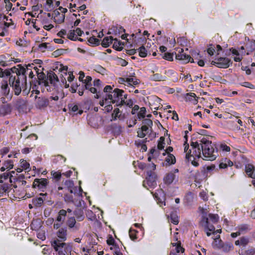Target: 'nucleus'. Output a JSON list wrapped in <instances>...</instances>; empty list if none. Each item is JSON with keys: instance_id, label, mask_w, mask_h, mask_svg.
I'll use <instances>...</instances> for the list:
<instances>
[{"instance_id": "nucleus-34", "label": "nucleus", "mask_w": 255, "mask_h": 255, "mask_svg": "<svg viewBox=\"0 0 255 255\" xmlns=\"http://www.w3.org/2000/svg\"><path fill=\"white\" fill-rule=\"evenodd\" d=\"M196 95L194 93H189L186 94L185 99L186 101H195L197 102Z\"/></svg>"}, {"instance_id": "nucleus-46", "label": "nucleus", "mask_w": 255, "mask_h": 255, "mask_svg": "<svg viewBox=\"0 0 255 255\" xmlns=\"http://www.w3.org/2000/svg\"><path fill=\"white\" fill-rule=\"evenodd\" d=\"M1 109L2 111L6 114H9L11 111V106L9 104L2 105Z\"/></svg>"}, {"instance_id": "nucleus-11", "label": "nucleus", "mask_w": 255, "mask_h": 255, "mask_svg": "<svg viewBox=\"0 0 255 255\" xmlns=\"http://www.w3.org/2000/svg\"><path fill=\"white\" fill-rule=\"evenodd\" d=\"M37 79L34 78V80L32 81L33 86L36 87L37 85H41L43 84L45 86H47L48 85V82L47 81V76H46L45 74L43 72H39L37 71Z\"/></svg>"}, {"instance_id": "nucleus-41", "label": "nucleus", "mask_w": 255, "mask_h": 255, "mask_svg": "<svg viewBox=\"0 0 255 255\" xmlns=\"http://www.w3.org/2000/svg\"><path fill=\"white\" fill-rule=\"evenodd\" d=\"M146 112V108L145 107H141L140 109V111L137 115V119L139 120L144 119L145 116Z\"/></svg>"}, {"instance_id": "nucleus-1", "label": "nucleus", "mask_w": 255, "mask_h": 255, "mask_svg": "<svg viewBox=\"0 0 255 255\" xmlns=\"http://www.w3.org/2000/svg\"><path fill=\"white\" fill-rule=\"evenodd\" d=\"M193 154H191V151L187 154L186 159L189 161L192 156H195L197 158L201 157V152L202 153L203 160L208 161H213L216 159L218 156V148L216 144L212 143L211 141L207 138L203 137L196 141H192L191 142Z\"/></svg>"}, {"instance_id": "nucleus-17", "label": "nucleus", "mask_w": 255, "mask_h": 255, "mask_svg": "<svg viewBox=\"0 0 255 255\" xmlns=\"http://www.w3.org/2000/svg\"><path fill=\"white\" fill-rule=\"evenodd\" d=\"M245 171L249 177L255 179V167L252 164H247L245 166Z\"/></svg>"}, {"instance_id": "nucleus-29", "label": "nucleus", "mask_w": 255, "mask_h": 255, "mask_svg": "<svg viewBox=\"0 0 255 255\" xmlns=\"http://www.w3.org/2000/svg\"><path fill=\"white\" fill-rule=\"evenodd\" d=\"M221 247V250L225 253H228L234 249V246L233 244L230 242H226L224 243L223 246H222Z\"/></svg>"}, {"instance_id": "nucleus-38", "label": "nucleus", "mask_w": 255, "mask_h": 255, "mask_svg": "<svg viewBox=\"0 0 255 255\" xmlns=\"http://www.w3.org/2000/svg\"><path fill=\"white\" fill-rule=\"evenodd\" d=\"M251 230L250 227L248 224H242L238 227V231L241 234L242 233L247 232Z\"/></svg>"}, {"instance_id": "nucleus-56", "label": "nucleus", "mask_w": 255, "mask_h": 255, "mask_svg": "<svg viewBox=\"0 0 255 255\" xmlns=\"http://www.w3.org/2000/svg\"><path fill=\"white\" fill-rule=\"evenodd\" d=\"M162 57L167 60L172 61L173 60V53L169 52L165 53Z\"/></svg>"}, {"instance_id": "nucleus-32", "label": "nucleus", "mask_w": 255, "mask_h": 255, "mask_svg": "<svg viewBox=\"0 0 255 255\" xmlns=\"http://www.w3.org/2000/svg\"><path fill=\"white\" fill-rule=\"evenodd\" d=\"M68 108L71 112L74 113L78 112L80 115H81L83 113L82 110H80L78 111L79 107L76 104H68Z\"/></svg>"}, {"instance_id": "nucleus-64", "label": "nucleus", "mask_w": 255, "mask_h": 255, "mask_svg": "<svg viewBox=\"0 0 255 255\" xmlns=\"http://www.w3.org/2000/svg\"><path fill=\"white\" fill-rule=\"evenodd\" d=\"M247 49L248 50L247 54L249 55L250 52H251L255 50V44H253V43L251 42L249 46L247 45Z\"/></svg>"}, {"instance_id": "nucleus-28", "label": "nucleus", "mask_w": 255, "mask_h": 255, "mask_svg": "<svg viewBox=\"0 0 255 255\" xmlns=\"http://www.w3.org/2000/svg\"><path fill=\"white\" fill-rule=\"evenodd\" d=\"M125 29L121 26H113L112 27V32L115 35H119L122 32H125Z\"/></svg>"}, {"instance_id": "nucleus-7", "label": "nucleus", "mask_w": 255, "mask_h": 255, "mask_svg": "<svg viewBox=\"0 0 255 255\" xmlns=\"http://www.w3.org/2000/svg\"><path fill=\"white\" fill-rule=\"evenodd\" d=\"M214 61L211 62V64L220 68H227L233 63L231 60L227 57H217Z\"/></svg>"}, {"instance_id": "nucleus-57", "label": "nucleus", "mask_w": 255, "mask_h": 255, "mask_svg": "<svg viewBox=\"0 0 255 255\" xmlns=\"http://www.w3.org/2000/svg\"><path fill=\"white\" fill-rule=\"evenodd\" d=\"M21 167L25 170L30 169V164L29 163L26 162L24 159H22L20 160Z\"/></svg>"}, {"instance_id": "nucleus-59", "label": "nucleus", "mask_w": 255, "mask_h": 255, "mask_svg": "<svg viewBox=\"0 0 255 255\" xmlns=\"http://www.w3.org/2000/svg\"><path fill=\"white\" fill-rule=\"evenodd\" d=\"M142 124H144L143 126H147V127H149L151 128H152V126L153 125L152 121L149 119H145L142 121Z\"/></svg>"}, {"instance_id": "nucleus-39", "label": "nucleus", "mask_w": 255, "mask_h": 255, "mask_svg": "<svg viewBox=\"0 0 255 255\" xmlns=\"http://www.w3.org/2000/svg\"><path fill=\"white\" fill-rule=\"evenodd\" d=\"M89 45L92 46H97L100 44V40L95 36H92L88 39Z\"/></svg>"}, {"instance_id": "nucleus-18", "label": "nucleus", "mask_w": 255, "mask_h": 255, "mask_svg": "<svg viewBox=\"0 0 255 255\" xmlns=\"http://www.w3.org/2000/svg\"><path fill=\"white\" fill-rule=\"evenodd\" d=\"M176 178V176L172 172L167 173L163 178L164 183L167 185L171 184Z\"/></svg>"}, {"instance_id": "nucleus-4", "label": "nucleus", "mask_w": 255, "mask_h": 255, "mask_svg": "<svg viewBox=\"0 0 255 255\" xmlns=\"http://www.w3.org/2000/svg\"><path fill=\"white\" fill-rule=\"evenodd\" d=\"M8 82L10 86L12 87L14 91V94L17 96L21 92V86L27 84L26 80L25 82H22L21 79L15 78V76H10Z\"/></svg>"}, {"instance_id": "nucleus-33", "label": "nucleus", "mask_w": 255, "mask_h": 255, "mask_svg": "<svg viewBox=\"0 0 255 255\" xmlns=\"http://www.w3.org/2000/svg\"><path fill=\"white\" fill-rule=\"evenodd\" d=\"M32 204L37 207H40L43 203V199L41 197L34 198L32 200Z\"/></svg>"}, {"instance_id": "nucleus-14", "label": "nucleus", "mask_w": 255, "mask_h": 255, "mask_svg": "<svg viewBox=\"0 0 255 255\" xmlns=\"http://www.w3.org/2000/svg\"><path fill=\"white\" fill-rule=\"evenodd\" d=\"M47 79L46 80L51 84L55 86L56 84L59 81V79L57 75L53 71H47Z\"/></svg>"}, {"instance_id": "nucleus-25", "label": "nucleus", "mask_w": 255, "mask_h": 255, "mask_svg": "<svg viewBox=\"0 0 255 255\" xmlns=\"http://www.w3.org/2000/svg\"><path fill=\"white\" fill-rule=\"evenodd\" d=\"M165 162H166V165L174 164L176 163L175 157L171 153H168L165 157Z\"/></svg>"}, {"instance_id": "nucleus-6", "label": "nucleus", "mask_w": 255, "mask_h": 255, "mask_svg": "<svg viewBox=\"0 0 255 255\" xmlns=\"http://www.w3.org/2000/svg\"><path fill=\"white\" fill-rule=\"evenodd\" d=\"M147 177L145 180L143 182V186L147 188L154 189L157 185L156 180L157 179V176L154 172L152 171H146Z\"/></svg>"}, {"instance_id": "nucleus-26", "label": "nucleus", "mask_w": 255, "mask_h": 255, "mask_svg": "<svg viewBox=\"0 0 255 255\" xmlns=\"http://www.w3.org/2000/svg\"><path fill=\"white\" fill-rule=\"evenodd\" d=\"M67 211L65 210H60L58 212V216L56 218V221L63 223L65 219Z\"/></svg>"}, {"instance_id": "nucleus-21", "label": "nucleus", "mask_w": 255, "mask_h": 255, "mask_svg": "<svg viewBox=\"0 0 255 255\" xmlns=\"http://www.w3.org/2000/svg\"><path fill=\"white\" fill-rule=\"evenodd\" d=\"M110 129L115 136H119L122 132V127L116 123L112 124L110 126Z\"/></svg>"}, {"instance_id": "nucleus-27", "label": "nucleus", "mask_w": 255, "mask_h": 255, "mask_svg": "<svg viewBox=\"0 0 255 255\" xmlns=\"http://www.w3.org/2000/svg\"><path fill=\"white\" fill-rule=\"evenodd\" d=\"M184 202L187 205H191L193 202L194 195L191 192H188L184 197Z\"/></svg>"}, {"instance_id": "nucleus-50", "label": "nucleus", "mask_w": 255, "mask_h": 255, "mask_svg": "<svg viewBox=\"0 0 255 255\" xmlns=\"http://www.w3.org/2000/svg\"><path fill=\"white\" fill-rule=\"evenodd\" d=\"M136 233H137V232L135 230L131 228L129 229V236L132 240L134 241L137 239Z\"/></svg>"}, {"instance_id": "nucleus-54", "label": "nucleus", "mask_w": 255, "mask_h": 255, "mask_svg": "<svg viewBox=\"0 0 255 255\" xmlns=\"http://www.w3.org/2000/svg\"><path fill=\"white\" fill-rule=\"evenodd\" d=\"M208 216L213 223H216L218 222L219 217L217 214H209Z\"/></svg>"}, {"instance_id": "nucleus-35", "label": "nucleus", "mask_w": 255, "mask_h": 255, "mask_svg": "<svg viewBox=\"0 0 255 255\" xmlns=\"http://www.w3.org/2000/svg\"><path fill=\"white\" fill-rule=\"evenodd\" d=\"M170 221L174 225H177L179 223V218L176 213L171 212L169 216Z\"/></svg>"}, {"instance_id": "nucleus-36", "label": "nucleus", "mask_w": 255, "mask_h": 255, "mask_svg": "<svg viewBox=\"0 0 255 255\" xmlns=\"http://www.w3.org/2000/svg\"><path fill=\"white\" fill-rule=\"evenodd\" d=\"M164 79V77L159 73H155L150 76V79L153 81H163Z\"/></svg>"}, {"instance_id": "nucleus-31", "label": "nucleus", "mask_w": 255, "mask_h": 255, "mask_svg": "<svg viewBox=\"0 0 255 255\" xmlns=\"http://www.w3.org/2000/svg\"><path fill=\"white\" fill-rule=\"evenodd\" d=\"M114 43L113 47L115 50L121 51L123 49V47L122 46V41L119 40L117 38H114Z\"/></svg>"}, {"instance_id": "nucleus-9", "label": "nucleus", "mask_w": 255, "mask_h": 255, "mask_svg": "<svg viewBox=\"0 0 255 255\" xmlns=\"http://www.w3.org/2000/svg\"><path fill=\"white\" fill-rule=\"evenodd\" d=\"M0 96H5L8 101L11 100L12 94H10V88L7 81L2 80L0 83Z\"/></svg>"}, {"instance_id": "nucleus-22", "label": "nucleus", "mask_w": 255, "mask_h": 255, "mask_svg": "<svg viewBox=\"0 0 255 255\" xmlns=\"http://www.w3.org/2000/svg\"><path fill=\"white\" fill-rule=\"evenodd\" d=\"M74 215L75 216L78 221H82L85 218L84 211L80 208H76L74 211Z\"/></svg>"}, {"instance_id": "nucleus-44", "label": "nucleus", "mask_w": 255, "mask_h": 255, "mask_svg": "<svg viewBox=\"0 0 255 255\" xmlns=\"http://www.w3.org/2000/svg\"><path fill=\"white\" fill-rule=\"evenodd\" d=\"M51 175L56 182L59 181L61 177L62 174L59 171H52Z\"/></svg>"}, {"instance_id": "nucleus-10", "label": "nucleus", "mask_w": 255, "mask_h": 255, "mask_svg": "<svg viewBox=\"0 0 255 255\" xmlns=\"http://www.w3.org/2000/svg\"><path fill=\"white\" fill-rule=\"evenodd\" d=\"M48 181L46 178H36L34 179L32 187L44 192L48 185Z\"/></svg>"}, {"instance_id": "nucleus-52", "label": "nucleus", "mask_w": 255, "mask_h": 255, "mask_svg": "<svg viewBox=\"0 0 255 255\" xmlns=\"http://www.w3.org/2000/svg\"><path fill=\"white\" fill-rule=\"evenodd\" d=\"M255 254V248H252L240 254V255H254Z\"/></svg>"}, {"instance_id": "nucleus-13", "label": "nucleus", "mask_w": 255, "mask_h": 255, "mask_svg": "<svg viewBox=\"0 0 255 255\" xmlns=\"http://www.w3.org/2000/svg\"><path fill=\"white\" fill-rule=\"evenodd\" d=\"M27 102L23 99H18L15 103V107L20 112H24L27 110Z\"/></svg>"}, {"instance_id": "nucleus-30", "label": "nucleus", "mask_w": 255, "mask_h": 255, "mask_svg": "<svg viewBox=\"0 0 255 255\" xmlns=\"http://www.w3.org/2000/svg\"><path fill=\"white\" fill-rule=\"evenodd\" d=\"M113 40L114 38L112 36L106 37L103 39L101 45L103 47L107 48L112 43Z\"/></svg>"}, {"instance_id": "nucleus-15", "label": "nucleus", "mask_w": 255, "mask_h": 255, "mask_svg": "<svg viewBox=\"0 0 255 255\" xmlns=\"http://www.w3.org/2000/svg\"><path fill=\"white\" fill-rule=\"evenodd\" d=\"M58 239L54 240H57L59 242H63L67 239V228L66 227L60 228L57 232Z\"/></svg>"}, {"instance_id": "nucleus-40", "label": "nucleus", "mask_w": 255, "mask_h": 255, "mask_svg": "<svg viewBox=\"0 0 255 255\" xmlns=\"http://www.w3.org/2000/svg\"><path fill=\"white\" fill-rule=\"evenodd\" d=\"M68 68L67 66H64L63 64H60V68L59 71L62 73L61 77H64V76L67 75V73H68Z\"/></svg>"}, {"instance_id": "nucleus-5", "label": "nucleus", "mask_w": 255, "mask_h": 255, "mask_svg": "<svg viewBox=\"0 0 255 255\" xmlns=\"http://www.w3.org/2000/svg\"><path fill=\"white\" fill-rule=\"evenodd\" d=\"M51 246L58 255H66L68 252H70L71 248L63 242H59L57 240H53L51 242Z\"/></svg>"}, {"instance_id": "nucleus-45", "label": "nucleus", "mask_w": 255, "mask_h": 255, "mask_svg": "<svg viewBox=\"0 0 255 255\" xmlns=\"http://www.w3.org/2000/svg\"><path fill=\"white\" fill-rule=\"evenodd\" d=\"M46 4L47 6H45V9L47 11H50L54 8L53 0H47Z\"/></svg>"}, {"instance_id": "nucleus-24", "label": "nucleus", "mask_w": 255, "mask_h": 255, "mask_svg": "<svg viewBox=\"0 0 255 255\" xmlns=\"http://www.w3.org/2000/svg\"><path fill=\"white\" fill-rule=\"evenodd\" d=\"M120 113L121 111L119 108L115 109L112 114V119L111 121H116L117 120V118H119L120 120H123L124 116H122L121 114H120Z\"/></svg>"}, {"instance_id": "nucleus-49", "label": "nucleus", "mask_w": 255, "mask_h": 255, "mask_svg": "<svg viewBox=\"0 0 255 255\" xmlns=\"http://www.w3.org/2000/svg\"><path fill=\"white\" fill-rule=\"evenodd\" d=\"M3 165L6 167V169H11L13 167V162L11 160H7L4 161Z\"/></svg>"}, {"instance_id": "nucleus-16", "label": "nucleus", "mask_w": 255, "mask_h": 255, "mask_svg": "<svg viewBox=\"0 0 255 255\" xmlns=\"http://www.w3.org/2000/svg\"><path fill=\"white\" fill-rule=\"evenodd\" d=\"M66 224L69 229H72L73 231H76L79 230L80 225L76 224V222L75 217H71L68 219Z\"/></svg>"}, {"instance_id": "nucleus-42", "label": "nucleus", "mask_w": 255, "mask_h": 255, "mask_svg": "<svg viewBox=\"0 0 255 255\" xmlns=\"http://www.w3.org/2000/svg\"><path fill=\"white\" fill-rule=\"evenodd\" d=\"M137 50L139 52V56L141 57H145L147 56V51L144 46H142Z\"/></svg>"}, {"instance_id": "nucleus-55", "label": "nucleus", "mask_w": 255, "mask_h": 255, "mask_svg": "<svg viewBox=\"0 0 255 255\" xmlns=\"http://www.w3.org/2000/svg\"><path fill=\"white\" fill-rule=\"evenodd\" d=\"M89 91H90L93 94H96V95H95V98L96 99H99L101 97V92L100 91H97V89L95 87H91L89 90Z\"/></svg>"}, {"instance_id": "nucleus-3", "label": "nucleus", "mask_w": 255, "mask_h": 255, "mask_svg": "<svg viewBox=\"0 0 255 255\" xmlns=\"http://www.w3.org/2000/svg\"><path fill=\"white\" fill-rule=\"evenodd\" d=\"M35 99H37L36 102V107L37 108L41 109L46 107L48 105L52 107V105L54 104L52 102L53 101H57L59 100V97L58 96H50L47 98L45 97H38L37 96H35Z\"/></svg>"}, {"instance_id": "nucleus-58", "label": "nucleus", "mask_w": 255, "mask_h": 255, "mask_svg": "<svg viewBox=\"0 0 255 255\" xmlns=\"http://www.w3.org/2000/svg\"><path fill=\"white\" fill-rule=\"evenodd\" d=\"M54 21L56 23H57L58 24H61L64 21L65 15L63 14H62L59 16H58V17L55 18V17H54Z\"/></svg>"}, {"instance_id": "nucleus-60", "label": "nucleus", "mask_w": 255, "mask_h": 255, "mask_svg": "<svg viewBox=\"0 0 255 255\" xmlns=\"http://www.w3.org/2000/svg\"><path fill=\"white\" fill-rule=\"evenodd\" d=\"M249 243V239L247 237H243L240 238V243L243 247H246Z\"/></svg>"}, {"instance_id": "nucleus-63", "label": "nucleus", "mask_w": 255, "mask_h": 255, "mask_svg": "<svg viewBox=\"0 0 255 255\" xmlns=\"http://www.w3.org/2000/svg\"><path fill=\"white\" fill-rule=\"evenodd\" d=\"M65 185L67 187V188L70 189L72 188L74 185L73 181L71 180H67L65 181Z\"/></svg>"}, {"instance_id": "nucleus-53", "label": "nucleus", "mask_w": 255, "mask_h": 255, "mask_svg": "<svg viewBox=\"0 0 255 255\" xmlns=\"http://www.w3.org/2000/svg\"><path fill=\"white\" fill-rule=\"evenodd\" d=\"M24 68L25 69V72L24 73V75L26 77V75H28V77L32 79L34 75L33 74V71L31 70V69L30 68H25L24 66Z\"/></svg>"}, {"instance_id": "nucleus-2", "label": "nucleus", "mask_w": 255, "mask_h": 255, "mask_svg": "<svg viewBox=\"0 0 255 255\" xmlns=\"http://www.w3.org/2000/svg\"><path fill=\"white\" fill-rule=\"evenodd\" d=\"M124 91L118 88L115 89L112 92V94H106L105 96V101H107L109 100H111L110 103L116 104L117 107H121L123 106L124 103V99H122V96Z\"/></svg>"}, {"instance_id": "nucleus-20", "label": "nucleus", "mask_w": 255, "mask_h": 255, "mask_svg": "<svg viewBox=\"0 0 255 255\" xmlns=\"http://www.w3.org/2000/svg\"><path fill=\"white\" fill-rule=\"evenodd\" d=\"M233 165V162L227 158H222L219 164L220 169H225L228 167H231Z\"/></svg>"}, {"instance_id": "nucleus-12", "label": "nucleus", "mask_w": 255, "mask_h": 255, "mask_svg": "<svg viewBox=\"0 0 255 255\" xmlns=\"http://www.w3.org/2000/svg\"><path fill=\"white\" fill-rule=\"evenodd\" d=\"M176 59L182 61L183 63H187L189 62L191 63L194 62L193 59L190 55L184 53L183 49H181V51H179V53L176 55Z\"/></svg>"}, {"instance_id": "nucleus-62", "label": "nucleus", "mask_w": 255, "mask_h": 255, "mask_svg": "<svg viewBox=\"0 0 255 255\" xmlns=\"http://www.w3.org/2000/svg\"><path fill=\"white\" fill-rule=\"evenodd\" d=\"M209 223V219L207 216L202 217V219L200 222L201 226L205 227L207 224Z\"/></svg>"}, {"instance_id": "nucleus-47", "label": "nucleus", "mask_w": 255, "mask_h": 255, "mask_svg": "<svg viewBox=\"0 0 255 255\" xmlns=\"http://www.w3.org/2000/svg\"><path fill=\"white\" fill-rule=\"evenodd\" d=\"M177 42L181 46H186L187 43V40L185 37H179L177 38Z\"/></svg>"}, {"instance_id": "nucleus-23", "label": "nucleus", "mask_w": 255, "mask_h": 255, "mask_svg": "<svg viewBox=\"0 0 255 255\" xmlns=\"http://www.w3.org/2000/svg\"><path fill=\"white\" fill-rule=\"evenodd\" d=\"M215 169V166L214 165L208 166L207 167H203L201 170V173L204 177H207L211 174V172Z\"/></svg>"}, {"instance_id": "nucleus-61", "label": "nucleus", "mask_w": 255, "mask_h": 255, "mask_svg": "<svg viewBox=\"0 0 255 255\" xmlns=\"http://www.w3.org/2000/svg\"><path fill=\"white\" fill-rule=\"evenodd\" d=\"M173 246H176V251L177 253H179L180 252L181 253H183L185 251V249L183 248L180 245V243L178 244V243H175L172 244Z\"/></svg>"}, {"instance_id": "nucleus-51", "label": "nucleus", "mask_w": 255, "mask_h": 255, "mask_svg": "<svg viewBox=\"0 0 255 255\" xmlns=\"http://www.w3.org/2000/svg\"><path fill=\"white\" fill-rule=\"evenodd\" d=\"M70 192L71 193H73L74 194H76L77 192L79 191V194L82 196V193L83 192V190L81 188V187H79L78 188V187L77 186H73V187L72 188H71V189H70Z\"/></svg>"}, {"instance_id": "nucleus-8", "label": "nucleus", "mask_w": 255, "mask_h": 255, "mask_svg": "<svg viewBox=\"0 0 255 255\" xmlns=\"http://www.w3.org/2000/svg\"><path fill=\"white\" fill-rule=\"evenodd\" d=\"M17 66L18 68H16L14 66L9 69L11 74H15L13 76H15V78L21 79L22 82H25L26 80V78L24 75L25 71L24 66H22L21 64H19Z\"/></svg>"}, {"instance_id": "nucleus-43", "label": "nucleus", "mask_w": 255, "mask_h": 255, "mask_svg": "<svg viewBox=\"0 0 255 255\" xmlns=\"http://www.w3.org/2000/svg\"><path fill=\"white\" fill-rule=\"evenodd\" d=\"M67 38L72 41H76L77 37L75 35V31L74 30H70L67 35Z\"/></svg>"}, {"instance_id": "nucleus-48", "label": "nucleus", "mask_w": 255, "mask_h": 255, "mask_svg": "<svg viewBox=\"0 0 255 255\" xmlns=\"http://www.w3.org/2000/svg\"><path fill=\"white\" fill-rule=\"evenodd\" d=\"M9 188V185L7 183H3L0 185V194H3L6 192Z\"/></svg>"}, {"instance_id": "nucleus-37", "label": "nucleus", "mask_w": 255, "mask_h": 255, "mask_svg": "<svg viewBox=\"0 0 255 255\" xmlns=\"http://www.w3.org/2000/svg\"><path fill=\"white\" fill-rule=\"evenodd\" d=\"M139 83V80L136 78H128V86L137 85Z\"/></svg>"}, {"instance_id": "nucleus-19", "label": "nucleus", "mask_w": 255, "mask_h": 255, "mask_svg": "<svg viewBox=\"0 0 255 255\" xmlns=\"http://www.w3.org/2000/svg\"><path fill=\"white\" fill-rule=\"evenodd\" d=\"M150 129L149 128L145 126H142L139 128L137 131V136L140 138L144 137L147 134L149 133Z\"/></svg>"}]
</instances>
